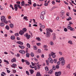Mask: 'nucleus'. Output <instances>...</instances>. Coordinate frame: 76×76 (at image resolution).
Instances as JSON below:
<instances>
[{
  "label": "nucleus",
  "mask_w": 76,
  "mask_h": 76,
  "mask_svg": "<svg viewBox=\"0 0 76 76\" xmlns=\"http://www.w3.org/2000/svg\"><path fill=\"white\" fill-rule=\"evenodd\" d=\"M65 63V60H64L62 61L61 62V65L62 66H64V64Z\"/></svg>",
  "instance_id": "14"
},
{
  "label": "nucleus",
  "mask_w": 76,
  "mask_h": 76,
  "mask_svg": "<svg viewBox=\"0 0 76 76\" xmlns=\"http://www.w3.org/2000/svg\"><path fill=\"white\" fill-rule=\"evenodd\" d=\"M17 4H20V2L19 1H17L16 2Z\"/></svg>",
  "instance_id": "53"
},
{
  "label": "nucleus",
  "mask_w": 76,
  "mask_h": 76,
  "mask_svg": "<svg viewBox=\"0 0 76 76\" xmlns=\"http://www.w3.org/2000/svg\"><path fill=\"white\" fill-rule=\"evenodd\" d=\"M50 44L51 45H54V43L52 41H51L50 42Z\"/></svg>",
  "instance_id": "38"
},
{
  "label": "nucleus",
  "mask_w": 76,
  "mask_h": 76,
  "mask_svg": "<svg viewBox=\"0 0 76 76\" xmlns=\"http://www.w3.org/2000/svg\"><path fill=\"white\" fill-rule=\"evenodd\" d=\"M4 62H6V63H7V64H9V61H7L5 60H4Z\"/></svg>",
  "instance_id": "41"
},
{
  "label": "nucleus",
  "mask_w": 76,
  "mask_h": 76,
  "mask_svg": "<svg viewBox=\"0 0 76 76\" xmlns=\"http://www.w3.org/2000/svg\"><path fill=\"white\" fill-rule=\"evenodd\" d=\"M19 47H20V48L21 49H23V48H25V47L23 46L19 45Z\"/></svg>",
  "instance_id": "27"
},
{
  "label": "nucleus",
  "mask_w": 76,
  "mask_h": 76,
  "mask_svg": "<svg viewBox=\"0 0 76 76\" xmlns=\"http://www.w3.org/2000/svg\"><path fill=\"white\" fill-rule=\"evenodd\" d=\"M52 4H56V2H55V1H52Z\"/></svg>",
  "instance_id": "42"
},
{
  "label": "nucleus",
  "mask_w": 76,
  "mask_h": 76,
  "mask_svg": "<svg viewBox=\"0 0 76 76\" xmlns=\"http://www.w3.org/2000/svg\"><path fill=\"white\" fill-rule=\"evenodd\" d=\"M59 61H63V60H64V58L63 57H62L59 58Z\"/></svg>",
  "instance_id": "13"
},
{
  "label": "nucleus",
  "mask_w": 76,
  "mask_h": 76,
  "mask_svg": "<svg viewBox=\"0 0 76 76\" xmlns=\"http://www.w3.org/2000/svg\"><path fill=\"white\" fill-rule=\"evenodd\" d=\"M31 55L32 57H34V53H31Z\"/></svg>",
  "instance_id": "40"
},
{
  "label": "nucleus",
  "mask_w": 76,
  "mask_h": 76,
  "mask_svg": "<svg viewBox=\"0 0 76 76\" xmlns=\"http://www.w3.org/2000/svg\"><path fill=\"white\" fill-rule=\"evenodd\" d=\"M21 4L22 5V6H24V5H25V1H23L21 2Z\"/></svg>",
  "instance_id": "20"
},
{
  "label": "nucleus",
  "mask_w": 76,
  "mask_h": 76,
  "mask_svg": "<svg viewBox=\"0 0 76 76\" xmlns=\"http://www.w3.org/2000/svg\"><path fill=\"white\" fill-rule=\"evenodd\" d=\"M46 37H50V32H53V30L51 29H46Z\"/></svg>",
  "instance_id": "1"
},
{
  "label": "nucleus",
  "mask_w": 76,
  "mask_h": 76,
  "mask_svg": "<svg viewBox=\"0 0 76 76\" xmlns=\"http://www.w3.org/2000/svg\"><path fill=\"white\" fill-rule=\"evenodd\" d=\"M40 66L41 65L38 64V63H37V66L38 67V69H40Z\"/></svg>",
  "instance_id": "26"
},
{
  "label": "nucleus",
  "mask_w": 76,
  "mask_h": 76,
  "mask_svg": "<svg viewBox=\"0 0 76 76\" xmlns=\"http://www.w3.org/2000/svg\"><path fill=\"white\" fill-rule=\"evenodd\" d=\"M67 67L68 68V69H70V64H68L67 66Z\"/></svg>",
  "instance_id": "50"
},
{
  "label": "nucleus",
  "mask_w": 76,
  "mask_h": 76,
  "mask_svg": "<svg viewBox=\"0 0 76 76\" xmlns=\"http://www.w3.org/2000/svg\"><path fill=\"white\" fill-rule=\"evenodd\" d=\"M23 19H25V20H28V17H24Z\"/></svg>",
  "instance_id": "24"
},
{
  "label": "nucleus",
  "mask_w": 76,
  "mask_h": 76,
  "mask_svg": "<svg viewBox=\"0 0 76 76\" xmlns=\"http://www.w3.org/2000/svg\"><path fill=\"white\" fill-rule=\"evenodd\" d=\"M12 66H13V67H16V65L15 64H12Z\"/></svg>",
  "instance_id": "43"
},
{
  "label": "nucleus",
  "mask_w": 76,
  "mask_h": 76,
  "mask_svg": "<svg viewBox=\"0 0 76 76\" xmlns=\"http://www.w3.org/2000/svg\"><path fill=\"white\" fill-rule=\"evenodd\" d=\"M17 44H20V45H22L23 44V43L20 41H18L17 42Z\"/></svg>",
  "instance_id": "11"
},
{
  "label": "nucleus",
  "mask_w": 76,
  "mask_h": 76,
  "mask_svg": "<svg viewBox=\"0 0 76 76\" xmlns=\"http://www.w3.org/2000/svg\"><path fill=\"white\" fill-rule=\"evenodd\" d=\"M34 68L35 70H37V66L36 65L34 66Z\"/></svg>",
  "instance_id": "52"
},
{
  "label": "nucleus",
  "mask_w": 76,
  "mask_h": 76,
  "mask_svg": "<svg viewBox=\"0 0 76 76\" xmlns=\"http://www.w3.org/2000/svg\"><path fill=\"white\" fill-rule=\"evenodd\" d=\"M24 36L25 37H26L27 39H28L30 38V37H31V35H28V34L27 33L24 34Z\"/></svg>",
  "instance_id": "4"
},
{
  "label": "nucleus",
  "mask_w": 76,
  "mask_h": 76,
  "mask_svg": "<svg viewBox=\"0 0 76 76\" xmlns=\"http://www.w3.org/2000/svg\"><path fill=\"white\" fill-rule=\"evenodd\" d=\"M1 19L2 22H4L5 23H8V21H7L6 19V18L4 16H2L1 18Z\"/></svg>",
  "instance_id": "2"
},
{
  "label": "nucleus",
  "mask_w": 76,
  "mask_h": 76,
  "mask_svg": "<svg viewBox=\"0 0 76 76\" xmlns=\"http://www.w3.org/2000/svg\"><path fill=\"white\" fill-rule=\"evenodd\" d=\"M70 30L71 31H74L75 29H70Z\"/></svg>",
  "instance_id": "59"
},
{
  "label": "nucleus",
  "mask_w": 76,
  "mask_h": 76,
  "mask_svg": "<svg viewBox=\"0 0 76 76\" xmlns=\"http://www.w3.org/2000/svg\"><path fill=\"white\" fill-rule=\"evenodd\" d=\"M29 67H30V68H31V69H34V66L33 67L31 65H29Z\"/></svg>",
  "instance_id": "46"
},
{
  "label": "nucleus",
  "mask_w": 76,
  "mask_h": 76,
  "mask_svg": "<svg viewBox=\"0 0 76 76\" xmlns=\"http://www.w3.org/2000/svg\"><path fill=\"white\" fill-rule=\"evenodd\" d=\"M53 61L55 63H57V59H54Z\"/></svg>",
  "instance_id": "37"
},
{
  "label": "nucleus",
  "mask_w": 76,
  "mask_h": 76,
  "mask_svg": "<svg viewBox=\"0 0 76 76\" xmlns=\"http://www.w3.org/2000/svg\"><path fill=\"white\" fill-rule=\"evenodd\" d=\"M17 7H19V9H22V7L20 6V5L19 4H17Z\"/></svg>",
  "instance_id": "35"
},
{
  "label": "nucleus",
  "mask_w": 76,
  "mask_h": 76,
  "mask_svg": "<svg viewBox=\"0 0 76 76\" xmlns=\"http://www.w3.org/2000/svg\"><path fill=\"white\" fill-rule=\"evenodd\" d=\"M48 61L49 63H53V59H52L51 58H48Z\"/></svg>",
  "instance_id": "7"
},
{
  "label": "nucleus",
  "mask_w": 76,
  "mask_h": 76,
  "mask_svg": "<svg viewBox=\"0 0 76 76\" xmlns=\"http://www.w3.org/2000/svg\"><path fill=\"white\" fill-rule=\"evenodd\" d=\"M19 52L20 53H21V54H24L25 53V52L23 50H21L19 51Z\"/></svg>",
  "instance_id": "9"
},
{
  "label": "nucleus",
  "mask_w": 76,
  "mask_h": 76,
  "mask_svg": "<svg viewBox=\"0 0 76 76\" xmlns=\"http://www.w3.org/2000/svg\"><path fill=\"white\" fill-rule=\"evenodd\" d=\"M26 31H27L26 29H23L22 30H20V31H19V34L21 35H22L24 34V33L26 32Z\"/></svg>",
  "instance_id": "3"
},
{
  "label": "nucleus",
  "mask_w": 76,
  "mask_h": 76,
  "mask_svg": "<svg viewBox=\"0 0 76 76\" xmlns=\"http://www.w3.org/2000/svg\"><path fill=\"white\" fill-rule=\"evenodd\" d=\"M19 56H20V54H19V53H18L17 54V57H19Z\"/></svg>",
  "instance_id": "63"
},
{
  "label": "nucleus",
  "mask_w": 76,
  "mask_h": 76,
  "mask_svg": "<svg viewBox=\"0 0 76 76\" xmlns=\"http://www.w3.org/2000/svg\"><path fill=\"white\" fill-rule=\"evenodd\" d=\"M38 52L39 53H40L41 52V50L38 49Z\"/></svg>",
  "instance_id": "44"
},
{
  "label": "nucleus",
  "mask_w": 76,
  "mask_h": 76,
  "mask_svg": "<svg viewBox=\"0 0 76 76\" xmlns=\"http://www.w3.org/2000/svg\"><path fill=\"white\" fill-rule=\"evenodd\" d=\"M72 19V18L70 17H69L68 19H67V20H71Z\"/></svg>",
  "instance_id": "49"
},
{
  "label": "nucleus",
  "mask_w": 76,
  "mask_h": 76,
  "mask_svg": "<svg viewBox=\"0 0 76 76\" xmlns=\"http://www.w3.org/2000/svg\"><path fill=\"white\" fill-rule=\"evenodd\" d=\"M56 38V36H54L53 37V40H55Z\"/></svg>",
  "instance_id": "56"
},
{
  "label": "nucleus",
  "mask_w": 76,
  "mask_h": 76,
  "mask_svg": "<svg viewBox=\"0 0 76 76\" xmlns=\"http://www.w3.org/2000/svg\"><path fill=\"white\" fill-rule=\"evenodd\" d=\"M45 12L44 11L42 12L41 13V15H45Z\"/></svg>",
  "instance_id": "32"
},
{
  "label": "nucleus",
  "mask_w": 76,
  "mask_h": 76,
  "mask_svg": "<svg viewBox=\"0 0 76 76\" xmlns=\"http://www.w3.org/2000/svg\"><path fill=\"white\" fill-rule=\"evenodd\" d=\"M48 3H45V6H48Z\"/></svg>",
  "instance_id": "61"
},
{
  "label": "nucleus",
  "mask_w": 76,
  "mask_h": 76,
  "mask_svg": "<svg viewBox=\"0 0 76 76\" xmlns=\"http://www.w3.org/2000/svg\"><path fill=\"white\" fill-rule=\"evenodd\" d=\"M13 72L14 73H16V70L14 69L13 70Z\"/></svg>",
  "instance_id": "57"
},
{
  "label": "nucleus",
  "mask_w": 76,
  "mask_h": 76,
  "mask_svg": "<svg viewBox=\"0 0 76 76\" xmlns=\"http://www.w3.org/2000/svg\"><path fill=\"white\" fill-rule=\"evenodd\" d=\"M21 61H22V62L23 63H24V62H25V61L23 59H21Z\"/></svg>",
  "instance_id": "48"
},
{
  "label": "nucleus",
  "mask_w": 76,
  "mask_h": 76,
  "mask_svg": "<svg viewBox=\"0 0 76 76\" xmlns=\"http://www.w3.org/2000/svg\"><path fill=\"white\" fill-rule=\"evenodd\" d=\"M4 25V23H1V26H3Z\"/></svg>",
  "instance_id": "36"
},
{
  "label": "nucleus",
  "mask_w": 76,
  "mask_h": 76,
  "mask_svg": "<svg viewBox=\"0 0 76 76\" xmlns=\"http://www.w3.org/2000/svg\"><path fill=\"white\" fill-rule=\"evenodd\" d=\"M33 6L34 7H36V6H37V4L35 3H34L33 5Z\"/></svg>",
  "instance_id": "58"
},
{
  "label": "nucleus",
  "mask_w": 76,
  "mask_h": 76,
  "mask_svg": "<svg viewBox=\"0 0 76 76\" xmlns=\"http://www.w3.org/2000/svg\"><path fill=\"white\" fill-rule=\"evenodd\" d=\"M25 62L27 65H30V63H29V62L27 60H25Z\"/></svg>",
  "instance_id": "12"
},
{
  "label": "nucleus",
  "mask_w": 76,
  "mask_h": 76,
  "mask_svg": "<svg viewBox=\"0 0 76 76\" xmlns=\"http://www.w3.org/2000/svg\"><path fill=\"white\" fill-rule=\"evenodd\" d=\"M27 46L28 48H31V46L29 43H27Z\"/></svg>",
  "instance_id": "33"
},
{
  "label": "nucleus",
  "mask_w": 76,
  "mask_h": 76,
  "mask_svg": "<svg viewBox=\"0 0 76 76\" xmlns=\"http://www.w3.org/2000/svg\"><path fill=\"white\" fill-rule=\"evenodd\" d=\"M36 39L38 41H40L41 40V39L39 37H36Z\"/></svg>",
  "instance_id": "23"
},
{
  "label": "nucleus",
  "mask_w": 76,
  "mask_h": 76,
  "mask_svg": "<svg viewBox=\"0 0 76 76\" xmlns=\"http://www.w3.org/2000/svg\"><path fill=\"white\" fill-rule=\"evenodd\" d=\"M29 71L30 72L31 74H33L34 73V71L32 69H30L29 70Z\"/></svg>",
  "instance_id": "16"
},
{
  "label": "nucleus",
  "mask_w": 76,
  "mask_h": 76,
  "mask_svg": "<svg viewBox=\"0 0 76 76\" xmlns=\"http://www.w3.org/2000/svg\"><path fill=\"white\" fill-rule=\"evenodd\" d=\"M55 74L56 76H60L61 75V72L60 71L58 72H55Z\"/></svg>",
  "instance_id": "6"
},
{
  "label": "nucleus",
  "mask_w": 76,
  "mask_h": 76,
  "mask_svg": "<svg viewBox=\"0 0 76 76\" xmlns=\"http://www.w3.org/2000/svg\"><path fill=\"white\" fill-rule=\"evenodd\" d=\"M10 27L11 28H13V27L14 26L13 24H10Z\"/></svg>",
  "instance_id": "21"
},
{
  "label": "nucleus",
  "mask_w": 76,
  "mask_h": 76,
  "mask_svg": "<svg viewBox=\"0 0 76 76\" xmlns=\"http://www.w3.org/2000/svg\"><path fill=\"white\" fill-rule=\"evenodd\" d=\"M45 70H46V71H48V70H49L48 68V67H47V66H46L45 68Z\"/></svg>",
  "instance_id": "34"
},
{
  "label": "nucleus",
  "mask_w": 76,
  "mask_h": 76,
  "mask_svg": "<svg viewBox=\"0 0 76 76\" xmlns=\"http://www.w3.org/2000/svg\"><path fill=\"white\" fill-rule=\"evenodd\" d=\"M14 35H15V37H19V33H16L14 34Z\"/></svg>",
  "instance_id": "28"
},
{
  "label": "nucleus",
  "mask_w": 76,
  "mask_h": 76,
  "mask_svg": "<svg viewBox=\"0 0 76 76\" xmlns=\"http://www.w3.org/2000/svg\"><path fill=\"white\" fill-rule=\"evenodd\" d=\"M68 43H69V44H73V42H72L70 40H69L68 42Z\"/></svg>",
  "instance_id": "30"
},
{
  "label": "nucleus",
  "mask_w": 76,
  "mask_h": 76,
  "mask_svg": "<svg viewBox=\"0 0 76 76\" xmlns=\"http://www.w3.org/2000/svg\"><path fill=\"white\" fill-rule=\"evenodd\" d=\"M18 4H15L14 5V9H15V11H17L18 10Z\"/></svg>",
  "instance_id": "8"
},
{
  "label": "nucleus",
  "mask_w": 76,
  "mask_h": 76,
  "mask_svg": "<svg viewBox=\"0 0 76 76\" xmlns=\"http://www.w3.org/2000/svg\"><path fill=\"white\" fill-rule=\"evenodd\" d=\"M6 29H9V27L8 25H7L5 27Z\"/></svg>",
  "instance_id": "47"
},
{
  "label": "nucleus",
  "mask_w": 76,
  "mask_h": 76,
  "mask_svg": "<svg viewBox=\"0 0 76 76\" xmlns=\"http://www.w3.org/2000/svg\"><path fill=\"white\" fill-rule=\"evenodd\" d=\"M31 65H32V66H35V64L33 63L32 62H31Z\"/></svg>",
  "instance_id": "51"
},
{
  "label": "nucleus",
  "mask_w": 76,
  "mask_h": 76,
  "mask_svg": "<svg viewBox=\"0 0 76 76\" xmlns=\"http://www.w3.org/2000/svg\"><path fill=\"white\" fill-rule=\"evenodd\" d=\"M10 38L11 39H15V36H12Z\"/></svg>",
  "instance_id": "17"
},
{
  "label": "nucleus",
  "mask_w": 76,
  "mask_h": 76,
  "mask_svg": "<svg viewBox=\"0 0 76 76\" xmlns=\"http://www.w3.org/2000/svg\"><path fill=\"white\" fill-rule=\"evenodd\" d=\"M39 25H40V26L42 28H45V26L42 25V24H41V23L39 24Z\"/></svg>",
  "instance_id": "19"
},
{
  "label": "nucleus",
  "mask_w": 76,
  "mask_h": 76,
  "mask_svg": "<svg viewBox=\"0 0 76 76\" xmlns=\"http://www.w3.org/2000/svg\"><path fill=\"white\" fill-rule=\"evenodd\" d=\"M52 69L53 70H55L56 69V66H53Z\"/></svg>",
  "instance_id": "29"
},
{
  "label": "nucleus",
  "mask_w": 76,
  "mask_h": 76,
  "mask_svg": "<svg viewBox=\"0 0 76 76\" xmlns=\"http://www.w3.org/2000/svg\"><path fill=\"white\" fill-rule=\"evenodd\" d=\"M33 48L35 50H37V47L36 45L34 46H33Z\"/></svg>",
  "instance_id": "25"
},
{
  "label": "nucleus",
  "mask_w": 76,
  "mask_h": 76,
  "mask_svg": "<svg viewBox=\"0 0 76 76\" xmlns=\"http://www.w3.org/2000/svg\"><path fill=\"white\" fill-rule=\"evenodd\" d=\"M57 64H58V65H59L60 64V61H58L57 62Z\"/></svg>",
  "instance_id": "62"
},
{
  "label": "nucleus",
  "mask_w": 76,
  "mask_h": 76,
  "mask_svg": "<svg viewBox=\"0 0 76 76\" xmlns=\"http://www.w3.org/2000/svg\"><path fill=\"white\" fill-rule=\"evenodd\" d=\"M52 35L53 37H54V36H56V34L53 33L52 34Z\"/></svg>",
  "instance_id": "60"
},
{
  "label": "nucleus",
  "mask_w": 76,
  "mask_h": 76,
  "mask_svg": "<svg viewBox=\"0 0 76 76\" xmlns=\"http://www.w3.org/2000/svg\"><path fill=\"white\" fill-rule=\"evenodd\" d=\"M51 54L52 56V57L53 58H56V53H54L53 52H51Z\"/></svg>",
  "instance_id": "5"
},
{
  "label": "nucleus",
  "mask_w": 76,
  "mask_h": 76,
  "mask_svg": "<svg viewBox=\"0 0 76 76\" xmlns=\"http://www.w3.org/2000/svg\"><path fill=\"white\" fill-rule=\"evenodd\" d=\"M37 45L38 46H39V45H41V43H37Z\"/></svg>",
  "instance_id": "54"
},
{
  "label": "nucleus",
  "mask_w": 76,
  "mask_h": 76,
  "mask_svg": "<svg viewBox=\"0 0 76 76\" xmlns=\"http://www.w3.org/2000/svg\"><path fill=\"white\" fill-rule=\"evenodd\" d=\"M26 74H27V75H29V72H28V71H26Z\"/></svg>",
  "instance_id": "45"
},
{
  "label": "nucleus",
  "mask_w": 76,
  "mask_h": 76,
  "mask_svg": "<svg viewBox=\"0 0 76 76\" xmlns=\"http://www.w3.org/2000/svg\"><path fill=\"white\" fill-rule=\"evenodd\" d=\"M59 54H60V55H61V56L63 54V53L61 51H59Z\"/></svg>",
  "instance_id": "55"
},
{
  "label": "nucleus",
  "mask_w": 76,
  "mask_h": 76,
  "mask_svg": "<svg viewBox=\"0 0 76 76\" xmlns=\"http://www.w3.org/2000/svg\"><path fill=\"white\" fill-rule=\"evenodd\" d=\"M40 72H37L36 76H40Z\"/></svg>",
  "instance_id": "31"
},
{
  "label": "nucleus",
  "mask_w": 76,
  "mask_h": 76,
  "mask_svg": "<svg viewBox=\"0 0 76 76\" xmlns=\"http://www.w3.org/2000/svg\"><path fill=\"white\" fill-rule=\"evenodd\" d=\"M56 69H58L59 68V66L58 65H57L56 66Z\"/></svg>",
  "instance_id": "64"
},
{
  "label": "nucleus",
  "mask_w": 76,
  "mask_h": 76,
  "mask_svg": "<svg viewBox=\"0 0 76 76\" xmlns=\"http://www.w3.org/2000/svg\"><path fill=\"white\" fill-rule=\"evenodd\" d=\"M11 61L12 63H13L14 62H16V58H13L11 60Z\"/></svg>",
  "instance_id": "10"
},
{
  "label": "nucleus",
  "mask_w": 76,
  "mask_h": 76,
  "mask_svg": "<svg viewBox=\"0 0 76 76\" xmlns=\"http://www.w3.org/2000/svg\"><path fill=\"white\" fill-rule=\"evenodd\" d=\"M26 57H29V53H27L26 54Z\"/></svg>",
  "instance_id": "39"
},
{
  "label": "nucleus",
  "mask_w": 76,
  "mask_h": 76,
  "mask_svg": "<svg viewBox=\"0 0 76 76\" xmlns=\"http://www.w3.org/2000/svg\"><path fill=\"white\" fill-rule=\"evenodd\" d=\"M67 28L68 29H73V28H72L70 27V24H68Z\"/></svg>",
  "instance_id": "18"
},
{
  "label": "nucleus",
  "mask_w": 76,
  "mask_h": 76,
  "mask_svg": "<svg viewBox=\"0 0 76 76\" xmlns=\"http://www.w3.org/2000/svg\"><path fill=\"white\" fill-rule=\"evenodd\" d=\"M40 18L41 19L43 20L44 19V15L41 14L40 15Z\"/></svg>",
  "instance_id": "22"
},
{
  "label": "nucleus",
  "mask_w": 76,
  "mask_h": 76,
  "mask_svg": "<svg viewBox=\"0 0 76 76\" xmlns=\"http://www.w3.org/2000/svg\"><path fill=\"white\" fill-rule=\"evenodd\" d=\"M53 72V69H51L49 71V73H50V74H52Z\"/></svg>",
  "instance_id": "15"
}]
</instances>
